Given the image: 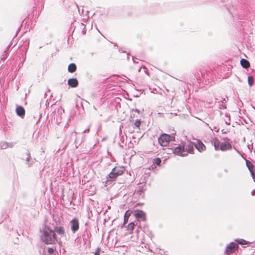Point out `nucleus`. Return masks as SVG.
I'll return each instance as SVG.
<instances>
[{"mask_svg":"<svg viewBox=\"0 0 255 255\" xmlns=\"http://www.w3.org/2000/svg\"><path fill=\"white\" fill-rule=\"evenodd\" d=\"M135 59H136V58L134 57L133 56L132 57V60H133V62L136 63V61H135Z\"/></svg>","mask_w":255,"mask_h":255,"instance_id":"f704fd0d","label":"nucleus"},{"mask_svg":"<svg viewBox=\"0 0 255 255\" xmlns=\"http://www.w3.org/2000/svg\"><path fill=\"white\" fill-rule=\"evenodd\" d=\"M7 147H8V145H7V143H6V142H4L1 145V148H3V149H5V148H7Z\"/></svg>","mask_w":255,"mask_h":255,"instance_id":"cd10ccee","label":"nucleus"},{"mask_svg":"<svg viewBox=\"0 0 255 255\" xmlns=\"http://www.w3.org/2000/svg\"><path fill=\"white\" fill-rule=\"evenodd\" d=\"M140 69H141V68H140L138 69V72H140Z\"/></svg>","mask_w":255,"mask_h":255,"instance_id":"e433bc0d","label":"nucleus"},{"mask_svg":"<svg viewBox=\"0 0 255 255\" xmlns=\"http://www.w3.org/2000/svg\"><path fill=\"white\" fill-rule=\"evenodd\" d=\"M71 224V231L75 233L78 230L79 228V222L78 220L76 219H73L70 222Z\"/></svg>","mask_w":255,"mask_h":255,"instance_id":"423d86ee","label":"nucleus"},{"mask_svg":"<svg viewBox=\"0 0 255 255\" xmlns=\"http://www.w3.org/2000/svg\"><path fill=\"white\" fill-rule=\"evenodd\" d=\"M114 173L116 174L118 176L122 174L124 172V169L121 167H116L112 169Z\"/></svg>","mask_w":255,"mask_h":255,"instance_id":"f8f14e48","label":"nucleus"},{"mask_svg":"<svg viewBox=\"0 0 255 255\" xmlns=\"http://www.w3.org/2000/svg\"><path fill=\"white\" fill-rule=\"evenodd\" d=\"M194 145L196 148L199 151L202 152L206 149V146L200 140H196V141L193 142Z\"/></svg>","mask_w":255,"mask_h":255,"instance_id":"39448f33","label":"nucleus"},{"mask_svg":"<svg viewBox=\"0 0 255 255\" xmlns=\"http://www.w3.org/2000/svg\"><path fill=\"white\" fill-rule=\"evenodd\" d=\"M131 213V211L130 210H128L125 213L124 217V225L126 224L128 221V218L129 216H130V214Z\"/></svg>","mask_w":255,"mask_h":255,"instance_id":"2eb2a0df","label":"nucleus"},{"mask_svg":"<svg viewBox=\"0 0 255 255\" xmlns=\"http://www.w3.org/2000/svg\"><path fill=\"white\" fill-rule=\"evenodd\" d=\"M134 223L133 222L130 223L128 226V230L132 231L134 229Z\"/></svg>","mask_w":255,"mask_h":255,"instance_id":"5701e85b","label":"nucleus"},{"mask_svg":"<svg viewBox=\"0 0 255 255\" xmlns=\"http://www.w3.org/2000/svg\"><path fill=\"white\" fill-rule=\"evenodd\" d=\"M246 163L248 169L252 174V173H254L255 166L250 161L248 160H246Z\"/></svg>","mask_w":255,"mask_h":255,"instance_id":"ddd939ff","label":"nucleus"},{"mask_svg":"<svg viewBox=\"0 0 255 255\" xmlns=\"http://www.w3.org/2000/svg\"><path fill=\"white\" fill-rule=\"evenodd\" d=\"M248 82L250 87L252 86L254 83V79L253 76H250L248 77Z\"/></svg>","mask_w":255,"mask_h":255,"instance_id":"6ab92c4d","label":"nucleus"},{"mask_svg":"<svg viewBox=\"0 0 255 255\" xmlns=\"http://www.w3.org/2000/svg\"><path fill=\"white\" fill-rule=\"evenodd\" d=\"M109 177L111 179H115L117 177V175L114 173L113 171L112 170V171L108 175Z\"/></svg>","mask_w":255,"mask_h":255,"instance_id":"4be33fe9","label":"nucleus"},{"mask_svg":"<svg viewBox=\"0 0 255 255\" xmlns=\"http://www.w3.org/2000/svg\"><path fill=\"white\" fill-rule=\"evenodd\" d=\"M193 143L190 142L189 144H188L186 147V149L187 150V152L189 153H192L194 150L193 148Z\"/></svg>","mask_w":255,"mask_h":255,"instance_id":"a211bd4d","label":"nucleus"},{"mask_svg":"<svg viewBox=\"0 0 255 255\" xmlns=\"http://www.w3.org/2000/svg\"><path fill=\"white\" fill-rule=\"evenodd\" d=\"M255 190H254L252 191L251 192V194L252 196H254L255 195Z\"/></svg>","mask_w":255,"mask_h":255,"instance_id":"473e14b6","label":"nucleus"},{"mask_svg":"<svg viewBox=\"0 0 255 255\" xmlns=\"http://www.w3.org/2000/svg\"><path fill=\"white\" fill-rule=\"evenodd\" d=\"M68 85L72 87L75 88L78 85V81L76 78H71L68 80Z\"/></svg>","mask_w":255,"mask_h":255,"instance_id":"1a4fd4ad","label":"nucleus"},{"mask_svg":"<svg viewBox=\"0 0 255 255\" xmlns=\"http://www.w3.org/2000/svg\"><path fill=\"white\" fill-rule=\"evenodd\" d=\"M185 152L184 146L182 145L175 147L173 151L174 153L181 156H186L188 155V153H185Z\"/></svg>","mask_w":255,"mask_h":255,"instance_id":"7ed1b4c3","label":"nucleus"},{"mask_svg":"<svg viewBox=\"0 0 255 255\" xmlns=\"http://www.w3.org/2000/svg\"><path fill=\"white\" fill-rule=\"evenodd\" d=\"M252 178L254 179V181L255 182V173H252Z\"/></svg>","mask_w":255,"mask_h":255,"instance_id":"7c9ffc66","label":"nucleus"},{"mask_svg":"<svg viewBox=\"0 0 255 255\" xmlns=\"http://www.w3.org/2000/svg\"><path fill=\"white\" fill-rule=\"evenodd\" d=\"M16 112L18 116L22 117L25 115V110L21 106H18L16 109Z\"/></svg>","mask_w":255,"mask_h":255,"instance_id":"9d476101","label":"nucleus"},{"mask_svg":"<svg viewBox=\"0 0 255 255\" xmlns=\"http://www.w3.org/2000/svg\"><path fill=\"white\" fill-rule=\"evenodd\" d=\"M134 215L138 220L144 221L145 220V214L141 210H136Z\"/></svg>","mask_w":255,"mask_h":255,"instance_id":"0eeeda50","label":"nucleus"},{"mask_svg":"<svg viewBox=\"0 0 255 255\" xmlns=\"http://www.w3.org/2000/svg\"><path fill=\"white\" fill-rule=\"evenodd\" d=\"M56 232L58 235L62 236L65 234V230L63 227H56L54 228V232Z\"/></svg>","mask_w":255,"mask_h":255,"instance_id":"4468645a","label":"nucleus"},{"mask_svg":"<svg viewBox=\"0 0 255 255\" xmlns=\"http://www.w3.org/2000/svg\"><path fill=\"white\" fill-rule=\"evenodd\" d=\"M175 140L173 136L170 135L166 133H163L158 138V143L162 146H166L170 141Z\"/></svg>","mask_w":255,"mask_h":255,"instance_id":"f03ea898","label":"nucleus"},{"mask_svg":"<svg viewBox=\"0 0 255 255\" xmlns=\"http://www.w3.org/2000/svg\"><path fill=\"white\" fill-rule=\"evenodd\" d=\"M232 148V145L229 142H223L221 143L220 149L222 151H226Z\"/></svg>","mask_w":255,"mask_h":255,"instance_id":"6e6552de","label":"nucleus"},{"mask_svg":"<svg viewBox=\"0 0 255 255\" xmlns=\"http://www.w3.org/2000/svg\"><path fill=\"white\" fill-rule=\"evenodd\" d=\"M240 63L242 66L244 68L247 69L250 67L249 62L245 59H241Z\"/></svg>","mask_w":255,"mask_h":255,"instance_id":"dca6fc26","label":"nucleus"},{"mask_svg":"<svg viewBox=\"0 0 255 255\" xmlns=\"http://www.w3.org/2000/svg\"><path fill=\"white\" fill-rule=\"evenodd\" d=\"M220 109H225L226 108V106L225 105H223V104H222L220 107Z\"/></svg>","mask_w":255,"mask_h":255,"instance_id":"c756f323","label":"nucleus"},{"mask_svg":"<svg viewBox=\"0 0 255 255\" xmlns=\"http://www.w3.org/2000/svg\"><path fill=\"white\" fill-rule=\"evenodd\" d=\"M236 242L240 245H244L248 244V242L244 239H237L236 240Z\"/></svg>","mask_w":255,"mask_h":255,"instance_id":"412c9836","label":"nucleus"},{"mask_svg":"<svg viewBox=\"0 0 255 255\" xmlns=\"http://www.w3.org/2000/svg\"><path fill=\"white\" fill-rule=\"evenodd\" d=\"M212 144L214 145V148L216 150H218L220 149V147L221 145V143L220 140L217 138H215L213 139V141H212Z\"/></svg>","mask_w":255,"mask_h":255,"instance_id":"9b49d317","label":"nucleus"},{"mask_svg":"<svg viewBox=\"0 0 255 255\" xmlns=\"http://www.w3.org/2000/svg\"><path fill=\"white\" fill-rule=\"evenodd\" d=\"M161 162V160L159 158H156L154 159V163L157 165H159Z\"/></svg>","mask_w":255,"mask_h":255,"instance_id":"b1692460","label":"nucleus"},{"mask_svg":"<svg viewBox=\"0 0 255 255\" xmlns=\"http://www.w3.org/2000/svg\"><path fill=\"white\" fill-rule=\"evenodd\" d=\"M226 124L228 125H230V123H228L227 121L226 122Z\"/></svg>","mask_w":255,"mask_h":255,"instance_id":"c9c22d12","label":"nucleus"},{"mask_svg":"<svg viewBox=\"0 0 255 255\" xmlns=\"http://www.w3.org/2000/svg\"><path fill=\"white\" fill-rule=\"evenodd\" d=\"M89 130H90V127H89L87 129L84 130L83 132V133H85V132H89Z\"/></svg>","mask_w":255,"mask_h":255,"instance_id":"c85d7f7f","label":"nucleus"},{"mask_svg":"<svg viewBox=\"0 0 255 255\" xmlns=\"http://www.w3.org/2000/svg\"><path fill=\"white\" fill-rule=\"evenodd\" d=\"M238 248V245L234 242H231L226 248V253L230 254L234 253V250Z\"/></svg>","mask_w":255,"mask_h":255,"instance_id":"20e7f679","label":"nucleus"},{"mask_svg":"<svg viewBox=\"0 0 255 255\" xmlns=\"http://www.w3.org/2000/svg\"><path fill=\"white\" fill-rule=\"evenodd\" d=\"M221 102H222L223 104L224 103L226 102V100L225 98H222V100Z\"/></svg>","mask_w":255,"mask_h":255,"instance_id":"2f4dec72","label":"nucleus"},{"mask_svg":"<svg viewBox=\"0 0 255 255\" xmlns=\"http://www.w3.org/2000/svg\"><path fill=\"white\" fill-rule=\"evenodd\" d=\"M76 69L77 67L76 64L72 63L69 65L68 67V71L70 73H73L76 70Z\"/></svg>","mask_w":255,"mask_h":255,"instance_id":"f3484780","label":"nucleus"},{"mask_svg":"<svg viewBox=\"0 0 255 255\" xmlns=\"http://www.w3.org/2000/svg\"><path fill=\"white\" fill-rule=\"evenodd\" d=\"M27 157H26V162L28 164L29 166L31 165L33 163V161L30 162V160H31V156L30 153L29 152H27Z\"/></svg>","mask_w":255,"mask_h":255,"instance_id":"aec40b11","label":"nucleus"},{"mask_svg":"<svg viewBox=\"0 0 255 255\" xmlns=\"http://www.w3.org/2000/svg\"><path fill=\"white\" fill-rule=\"evenodd\" d=\"M101 249L99 248H98L94 254V255H100V252Z\"/></svg>","mask_w":255,"mask_h":255,"instance_id":"bb28decb","label":"nucleus"},{"mask_svg":"<svg viewBox=\"0 0 255 255\" xmlns=\"http://www.w3.org/2000/svg\"><path fill=\"white\" fill-rule=\"evenodd\" d=\"M54 250L51 248H48V253L50 255H52L54 253Z\"/></svg>","mask_w":255,"mask_h":255,"instance_id":"a878e982","label":"nucleus"},{"mask_svg":"<svg viewBox=\"0 0 255 255\" xmlns=\"http://www.w3.org/2000/svg\"><path fill=\"white\" fill-rule=\"evenodd\" d=\"M134 125L136 128H139L140 125V121L139 120H135Z\"/></svg>","mask_w":255,"mask_h":255,"instance_id":"393cba45","label":"nucleus"},{"mask_svg":"<svg viewBox=\"0 0 255 255\" xmlns=\"http://www.w3.org/2000/svg\"><path fill=\"white\" fill-rule=\"evenodd\" d=\"M133 111H134L135 112H137V113H140V111L138 109H135V110H133Z\"/></svg>","mask_w":255,"mask_h":255,"instance_id":"72a5a7b5","label":"nucleus"},{"mask_svg":"<svg viewBox=\"0 0 255 255\" xmlns=\"http://www.w3.org/2000/svg\"><path fill=\"white\" fill-rule=\"evenodd\" d=\"M40 238L41 241L45 244H54L57 241L54 231L49 227L45 226L41 231Z\"/></svg>","mask_w":255,"mask_h":255,"instance_id":"f257e3e1","label":"nucleus"}]
</instances>
